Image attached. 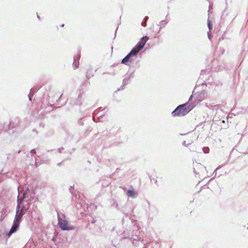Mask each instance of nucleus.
Returning a JSON list of instances; mask_svg holds the SVG:
<instances>
[{
  "label": "nucleus",
  "mask_w": 248,
  "mask_h": 248,
  "mask_svg": "<svg viewBox=\"0 0 248 248\" xmlns=\"http://www.w3.org/2000/svg\"><path fill=\"white\" fill-rule=\"evenodd\" d=\"M149 38L147 36L143 37L141 41L133 48L129 53L130 55L135 56L144 46Z\"/></svg>",
  "instance_id": "nucleus-1"
},
{
  "label": "nucleus",
  "mask_w": 248,
  "mask_h": 248,
  "mask_svg": "<svg viewBox=\"0 0 248 248\" xmlns=\"http://www.w3.org/2000/svg\"><path fill=\"white\" fill-rule=\"evenodd\" d=\"M188 111L186 109V104L178 106L176 108L172 111V115L173 117L184 116L188 113Z\"/></svg>",
  "instance_id": "nucleus-2"
},
{
  "label": "nucleus",
  "mask_w": 248,
  "mask_h": 248,
  "mask_svg": "<svg viewBox=\"0 0 248 248\" xmlns=\"http://www.w3.org/2000/svg\"><path fill=\"white\" fill-rule=\"evenodd\" d=\"M58 225L62 230H70L73 229L69 225L65 216L63 215L62 217H58Z\"/></svg>",
  "instance_id": "nucleus-3"
},
{
  "label": "nucleus",
  "mask_w": 248,
  "mask_h": 248,
  "mask_svg": "<svg viewBox=\"0 0 248 248\" xmlns=\"http://www.w3.org/2000/svg\"><path fill=\"white\" fill-rule=\"evenodd\" d=\"M24 198V196L21 197L20 198H19V197H18L17 206L16 207V210H17V209L20 210L21 209L22 207H24L23 204L22 203Z\"/></svg>",
  "instance_id": "nucleus-4"
},
{
  "label": "nucleus",
  "mask_w": 248,
  "mask_h": 248,
  "mask_svg": "<svg viewBox=\"0 0 248 248\" xmlns=\"http://www.w3.org/2000/svg\"><path fill=\"white\" fill-rule=\"evenodd\" d=\"M24 210V207H22L20 210L17 209L16 212V217L18 218H21L24 215L23 211Z\"/></svg>",
  "instance_id": "nucleus-5"
},
{
  "label": "nucleus",
  "mask_w": 248,
  "mask_h": 248,
  "mask_svg": "<svg viewBox=\"0 0 248 248\" xmlns=\"http://www.w3.org/2000/svg\"><path fill=\"white\" fill-rule=\"evenodd\" d=\"M93 76V71L90 68L87 69L86 71V78L90 79L91 77Z\"/></svg>",
  "instance_id": "nucleus-6"
},
{
  "label": "nucleus",
  "mask_w": 248,
  "mask_h": 248,
  "mask_svg": "<svg viewBox=\"0 0 248 248\" xmlns=\"http://www.w3.org/2000/svg\"><path fill=\"white\" fill-rule=\"evenodd\" d=\"M19 226V225H18V224L13 223V225L12 226L8 235H10L13 233L15 232L18 228Z\"/></svg>",
  "instance_id": "nucleus-7"
},
{
  "label": "nucleus",
  "mask_w": 248,
  "mask_h": 248,
  "mask_svg": "<svg viewBox=\"0 0 248 248\" xmlns=\"http://www.w3.org/2000/svg\"><path fill=\"white\" fill-rule=\"evenodd\" d=\"M131 56L129 54H128L127 56H126L122 61V63H126L127 62L130 61V58Z\"/></svg>",
  "instance_id": "nucleus-8"
},
{
  "label": "nucleus",
  "mask_w": 248,
  "mask_h": 248,
  "mask_svg": "<svg viewBox=\"0 0 248 248\" xmlns=\"http://www.w3.org/2000/svg\"><path fill=\"white\" fill-rule=\"evenodd\" d=\"M136 193L134 191V190H129L127 192V195L128 197H134L135 196Z\"/></svg>",
  "instance_id": "nucleus-9"
},
{
  "label": "nucleus",
  "mask_w": 248,
  "mask_h": 248,
  "mask_svg": "<svg viewBox=\"0 0 248 248\" xmlns=\"http://www.w3.org/2000/svg\"><path fill=\"white\" fill-rule=\"evenodd\" d=\"M21 219V218H18L17 217H15L14 223L17 224H18V225H19V223L20 222Z\"/></svg>",
  "instance_id": "nucleus-10"
},
{
  "label": "nucleus",
  "mask_w": 248,
  "mask_h": 248,
  "mask_svg": "<svg viewBox=\"0 0 248 248\" xmlns=\"http://www.w3.org/2000/svg\"><path fill=\"white\" fill-rule=\"evenodd\" d=\"M208 27H209V29L211 30L212 29V24L210 21L208 22Z\"/></svg>",
  "instance_id": "nucleus-11"
},
{
  "label": "nucleus",
  "mask_w": 248,
  "mask_h": 248,
  "mask_svg": "<svg viewBox=\"0 0 248 248\" xmlns=\"http://www.w3.org/2000/svg\"><path fill=\"white\" fill-rule=\"evenodd\" d=\"M154 181L155 184H156L157 183V180H155L154 178L151 179V181Z\"/></svg>",
  "instance_id": "nucleus-12"
},
{
  "label": "nucleus",
  "mask_w": 248,
  "mask_h": 248,
  "mask_svg": "<svg viewBox=\"0 0 248 248\" xmlns=\"http://www.w3.org/2000/svg\"><path fill=\"white\" fill-rule=\"evenodd\" d=\"M31 153H32V154H35V151L34 150H31Z\"/></svg>",
  "instance_id": "nucleus-13"
}]
</instances>
